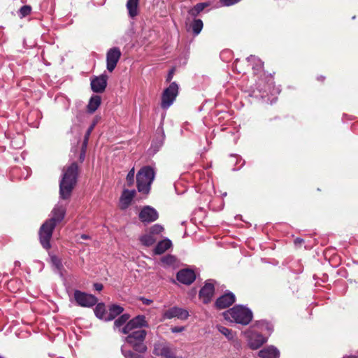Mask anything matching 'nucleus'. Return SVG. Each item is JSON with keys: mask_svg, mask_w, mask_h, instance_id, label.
<instances>
[{"mask_svg": "<svg viewBox=\"0 0 358 358\" xmlns=\"http://www.w3.org/2000/svg\"><path fill=\"white\" fill-rule=\"evenodd\" d=\"M96 317L99 319L108 321L107 315L108 312L106 308V306L103 303H96V306L94 309Z\"/></svg>", "mask_w": 358, "mask_h": 358, "instance_id": "obj_24", "label": "nucleus"}, {"mask_svg": "<svg viewBox=\"0 0 358 358\" xmlns=\"http://www.w3.org/2000/svg\"><path fill=\"white\" fill-rule=\"evenodd\" d=\"M210 6L208 2H202L196 3L192 8L189 10V14L193 17L197 16L206 7Z\"/></svg>", "mask_w": 358, "mask_h": 358, "instance_id": "obj_26", "label": "nucleus"}, {"mask_svg": "<svg viewBox=\"0 0 358 358\" xmlns=\"http://www.w3.org/2000/svg\"><path fill=\"white\" fill-rule=\"evenodd\" d=\"M66 212V206L62 204H57L52 209V217L46 220L41 226L38 231L39 242L45 250H49L52 245L50 240L55 227L64 218Z\"/></svg>", "mask_w": 358, "mask_h": 358, "instance_id": "obj_1", "label": "nucleus"}, {"mask_svg": "<svg viewBox=\"0 0 358 358\" xmlns=\"http://www.w3.org/2000/svg\"><path fill=\"white\" fill-rule=\"evenodd\" d=\"M266 342V338L261 334H253L250 336L248 345L252 350H257Z\"/></svg>", "mask_w": 358, "mask_h": 358, "instance_id": "obj_18", "label": "nucleus"}, {"mask_svg": "<svg viewBox=\"0 0 358 358\" xmlns=\"http://www.w3.org/2000/svg\"><path fill=\"white\" fill-rule=\"evenodd\" d=\"M155 178V171L149 166L141 168L136 175L138 191L148 194L150 190V185Z\"/></svg>", "mask_w": 358, "mask_h": 358, "instance_id": "obj_4", "label": "nucleus"}, {"mask_svg": "<svg viewBox=\"0 0 358 358\" xmlns=\"http://www.w3.org/2000/svg\"><path fill=\"white\" fill-rule=\"evenodd\" d=\"M178 94V85L176 82H173L164 90L162 94V108L164 110L168 109L173 104Z\"/></svg>", "mask_w": 358, "mask_h": 358, "instance_id": "obj_5", "label": "nucleus"}, {"mask_svg": "<svg viewBox=\"0 0 358 358\" xmlns=\"http://www.w3.org/2000/svg\"><path fill=\"white\" fill-rule=\"evenodd\" d=\"M226 320L242 325H248L252 320V312L248 308L236 305L224 313Z\"/></svg>", "mask_w": 358, "mask_h": 358, "instance_id": "obj_3", "label": "nucleus"}, {"mask_svg": "<svg viewBox=\"0 0 358 358\" xmlns=\"http://www.w3.org/2000/svg\"><path fill=\"white\" fill-rule=\"evenodd\" d=\"M238 59H236L235 63H237V62H238Z\"/></svg>", "mask_w": 358, "mask_h": 358, "instance_id": "obj_44", "label": "nucleus"}, {"mask_svg": "<svg viewBox=\"0 0 358 358\" xmlns=\"http://www.w3.org/2000/svg\"><path fill=\"white\" fill-rule=\"evenodd\" d=\"M31 7L28 5L23 6L20 9V15L21 17H24L31 13Z\"/></svg>", "mask_w": 358, "mask_h": 358, "instance_id": "obj_34", "label": "nucleus"}, {"mask_svg": "<svg viewBox=\"0 0 358 358\" xmlns=\"http://www.w3.org/2000/svg\"><path fill=\"white\" fill-rule=\"evenodd\" d=\"M317 80L321 83H324L325 80V76H320L317 78Z\"/></svg>", "mask_w": 358, "mask_h": 358, "instance_id": "obj_42", "label": "nucleus"}, {"mask_svg": "<svg viewBox=\"0 0 358 358\" xmlns=\"http://www.w3.org/2000/svg\"><path fill=\"white\" fill-rule=\"evenodd\" d=\"M279 355V351L273 346L265 348L259 352L261 358H278Z\"/></svg>", "mask_w": 358, "mask_h": 358, "instance_id": "obj_20", "label": "nucleus"}, {"mask_svg": "<svg viewBox=\"0 0 358 358\" xmlns=\"http://www.w3.org/2000/svg\"><path fill=\"white\" fill-rule=\"evenodd\" d=\"M134 174H135V169H134V168H132L129 171V173L127 176V178H126L127 183L129 187L132 186L134 183Z\"/></svg>", "mask_w": 358, "mask_h": 358, "instance_id": "obj_33", "label": "nucleus"}, {"mask_svg": "<svg viewBox=\"0 0 358 358\" xmlns=\"http://www.w3.org/2000/svg\"><path fill=\"white\" fill-rule=\"evenodd\" d=\"M101 103V98L99 95L92 96L87 104V108L90 113H94L96 109L100 106Z\"/></svg>", "mask_w": 358, "mask_h": 358, "instance_id": "obj_23", "label": "nucleus"}, {"mask_svg": "<svg viewBox=\"0 0 358 358\" xmlns=\"http://www.w3.org/2000/svg\"><path fill=\"white\" fill-rule=\"evenodd\" d=\"M172 246L171 241L165 238L159 241L155 248L154 252L156 255H162Z\"/></svg>", "mask_w": 358, "mask_h": 358, "instance_id": "obj_22", "label": "nucleus"}, {"mask_svg": "<svg viewBox=\"0 0 358 358\" xmlns=\"http://www.w3.org/2000/svg\"><path fill=\"white\" fill-rule=\"evenodd\" d=\"M141 300L142 301L143 303L145 304V305H150L152 303V301L150 300V299H145L144 297H142L141 299Z\"/></svg>", "mask_w": 358, "mask_h": 358, "instance_id": "obj_40", "label": "nucleus"}, {"mask_svg": "<svg viewBox=\"0 0 358 358\" xmlns=\"http://www.w3.org/2000/svg\"><path fill=\"white\" fill-rule=\"evenodd\" d=\"M217 329L219 331L224 335L226 337H227L229 339H231L233 338V331L231 329H229L223 326H217Z\"/></svg>", "mask_w": 358, "mask_h": 358, "instance_id": "obj_31", "label": "nucleus"}, {"mask_svg": "<svg viewBox=\"0 0 358 358\" xmlns=\"http://www.w3.org/2000/svg\"><path fill=\"white\" fill-rule=\"evenodd\" d=\"M79 174V166L76 162L64 167L63 175L59 181V196L62 199L67 200L71 198L77 185Z\"/></svg>", "mask_w": 358, "mask_h": 358, "instance_id": "obj_2", "label": "nucleus"}, {"mask_svg": "<svg viewBox=\"0 0 358 358\" xmlns=\"http://www.w3.org/2000/svg\"><path fill=\"white\" fill-rule=\"evenodd\" d=\"M95 125H96V122H94L92 124V125L87 129V130L85 134V136H84V139H83V147H87L90 136L92 131H93Z\"/></svg>", "mask_w": 358, "mask_h": 358, "instance_id": "obj_30", "label": "nucleus"}, {"mask_svg": "<svg viewBox=\"0 0 358 358\" xmlns=\"http://www.w3.org/2000/svg\"><path fill=\"white\" fill-rule=\"evenodd\" d=\"M130 317V315L128 313L121 315L117 320H115L114 326L115 327H122V325L126 324V322H128L129 321V320Z\"/></svg>", "mask_w": 358, "mask_h": 358, "instance_id": "obj_27", "label": "nucleus"}, {"mask_svg": "<svg viewBox=\"0 0 358 358\" xmlns=\"http://www.w3.org/2000/svg\"><path fill=\"white\" fill-rule=\"evenodd\" d=\"M185 329L184 327H173L171 328V331L173 333H179L182 332Z\"/></svg>", "mask_w": 358, "mask_h": 358, "instance_id": "obj_36", "label": "nucleus"}, {"mask_svg": "<svg viewBox=\"0 0 358 358\" xmlns=\"http://www.w3.org/2000/svg\"><path fill=\"white\" fill-rule=\"evenodd\" d=\"M0 358H1V357H0Z\"/></svg>", "mask_w": 358, "mask_h": 358, "instance_id": "obj_45", "label": "nucleus"}, {"mask_svg": "<svg viewBox=\"0 0 358 358\" xmlns=\"http://www.w3.org/2000/svg\"><path fill=\"white\" fill-rule=\"evenodd\" d=\"M235 301V295L231 292H227L217 299L215 306L219 310L224 309L231 306Z\"/></svg>", "mask_w": 358, "mask_h": 358, "instance_id": "obj_14", "label": "nucleus"}, {"mask_svg": "<svg viewBox=\"0 0 358 358\" xmlns=\"http://www.w3.org/2000/svg\"><path fill=\"white\" fill-rule=\"evenodd\" d=\"M134 350L139 353H145L147 351V347L143 341H138L134 343H129Z\"/></svg>", "mask_w": 358, "mask_h": 358, "instance_id": "obj_28", "label": "nucleus"}, {"mask_svg": "<svg viewBox=\"0 0 358 358\" xmlns=\"http://www.w3.org/2000/svg\"><path fill=\"white\" fill-rule=\"evenodd\" d=\"M152 352L164 358H177L173 349L166 343H155Z\"/></svg>", "mask_w": 358, "mask_h": 358, "instance_id": "obj_10", "label": "nucleus"}, {"mask_svg": "<svg viewBox=\"0 0 358 358\" xmlns=\"http://www.w3.org/2000/svg\"><path fill=\"white\" fill-rule=\"evenodd\" d=\"M139 0H128L127 2V8L129 12V15L131 17H134L138 15V6Z\"/></svg>", "mask_w": 358, "mask_h": 358, "instance_id": "obj_25", "label": "nucleus"}, {"mask_svg": "<svg viewBox=\"0 0 358 358\" xmlns=\"http://www.w3.org/2000/svg\"><path fill=\"white\" fill-rule=\"evenodd\" d=\"M176 278L180 282L189 285L195 280L196 274L192 269H182L178 272Z\"/></svg>", "mask_w": 358, "mask_h": 358, "instance_id": "obj_16", "label": "nucleus"}, {"mask_svg": "<svg viewBox=\"0 0 358 358\" xmlns=\"http://www.w3.org/2000/svg\"><path fill=\"white\" fill-rule=\"evenodd\" d=\"M173 74H174V69H171V71H169V73L166 77V82H169V83L171 82V80L173 78Z\"/></svg>", "mask_w": 358, "mask_h": 358, "instance_id": "obj_38", "label": "nucleus"}, {"mask_svg": "<svg viewBox=\"0 0 358 358\" xmlns=\"http://www.w3.org/2000/svg\"><path fill=\"white\" fill-rule=\"evenodd\" d=\"M164 230L162 225L156 224L148 229V233L141 236L139 238L141 243L147 247L152 245L157 240L158 236Z\"/></svg>", "mask_w": 358, "mask_h": 358, "instance_id": "obj_6", "label": "nucleus"}, {"mask_svg": "<svg viewBox=\"0 0 358 358\" xmlns=\"http://www.w3.org/2000/svg\"><path fill=\"white\" fill-rule=\"evenodd\" d=\"M124 311V308L120 305L113 304L109 306L107 315L108 321L114 320L117 316L121 315Z\"/></svg>", "mask_w": 358, "mask_h": 358, "instance_id": "obj_21", "label": "nucleus"}, {"mask_svg": "<svg viewBox=\"0 0 358 358\" xmlns=\"http://www.w3.org/2000/svg\"><path fill=\"white\" fill-rule=\"evenodd\" d=\"M87 147H83L82 146V151H81V153L80 155V161L81 162H83V160L85 159V149H86Z\"/></svg>", "mask_w": 358, "mask_h": 358, "instance_id": "obj_37", "label": "nucleus"}, {"mask_svg": "<svg viewBox=\"0 0 358 358\" xmlns=\"http://www.w3.org/2000/svg\"><path fill=\"white\" fill-rule=\"evenodd\" d=\"M162 316L164 319L176 317L179 320H185L189 317V313L184 308L174 306L164 310Z\"/></svg>", "mask_w": 358, "mask_h": 358, "instance_id": "obj_12", "label": "nucleus"}, {"mask_svg": "<svg viewBox=\"0 0 358 358\" xmlns=\"http://www.w3.org/2000/svg\"><path fill=\"white\" fill-rule=\"evenodd\" d=\"M107 80L108 76L104 74L92 78L91 80L92 90L96 93L103 92L107 86Z\"/></svg>", "mask_w": 358, "mask_h": 358, "instance_id": "obj_15", "label": "nucleus"}, {"mask_svg": "<svg viewBox=\"0 0 358 358\" xmlns=\"http://www.w3.org/2000/svg\"><path fill=\"white\" fill-rule=\"evenodd\" d=\"M148 326V324L145 320V317L144 315H138L130 320L122 329L121 332L124 334H127L134 329Z\"/></svg>", "mask_w": 358, "mask_h": 358, "instance_id": "obj_9", "label": "nucleus"}, {"mask_svg": "<svg viewBox=\"0 0 358 358\" xmlns=\"http://www.w3.org/2000/svg\"><path fill=\"white\" fill-rule=\"evenodd\" d=\"M203 22L200 19H196L193 21L191 27L194 34L198 35L203 29Z\"/></svg>", "mask_w": 358, "mask_h": 358, "instance_id": "obj_29", "label": "nucleus"}, {"mask_svg": "<svg viewBox=\"0 0 358 358\" xmlns=\"http://www.w3.org/2000/svg\"><path fill=\"white\" fill-rule=\"evenodd\" d=\"M81 238H82L83 239L85 240V239H87V238H89V236H88L87 235L83 234V235L81 236Z\"/></svg>", "mask_w": 358, "mask_h": 358, "instance_id": "obj_43", "label": "nucleus"}, {"mask_svg": "<svg viewBox=\"0 0 358 358\" xmlns=\"http://www.w3.org/2000/svg\"><path fill=\"white\" fill-rule=\"evenodd\" d=\"M94 288L97 291H101L103 288V286L101 283H94Z\"/></svg>", "mask_w": 358, "mask_h": 358, "instance_id": "obj_39", "label": "nucleus"}, {"mask_svg": "<svg viewBox=\"0 0 358 358\" xmlns=\"http://www.w3.org/2000/svg\"><path fill=\"white\" fill-rule=\"evenodd\" d=\"M138 217L143 223H150L159 218V214L154 208L145 206L140 211Z\"/></svg>", "mask_w": 358, "mask_h": 358, "instance_id": "obj_11", "label": "nucleus"}, {"mask_svg": "<svg viewBox=\"0 0 358 358\" xmlns=\"http://www.w3.org/2000/svg\"><path fill=\"white\" fill-rule=\"evenodd\" d=\"M73 298L78 306L85 308H92L98 302L95 296L80 290L74 291Z\"/></svg>", "mask_w": 358, "mask_h": 358, "instance_id": "obj_7", "label": "nucleus"}, {"mask_svg": "<svg viewBox=\"0 0 358 358\" xmlns=\"http://www.w3.org/2000/svg\"><path fill=\"white\" fill-rule=\"evenodd\" d=\"M241 0H220V2L222 6H229L239 2Z\"/></svg>", "mask_w": 358, "mask_h": 358, "instance_id": "obj_35", "label": "nucleus"}, {"mask_svg": "<svg viewBox=\"0 0 358 358\" xmlns=\"http://www.w3.org/2000/svg\"><path fill=\"white\" fill-rule=\"evenodd\" d=\"M136 195L135 190L124 189L120 196L121 209H126L131 204L133 198Z\"/></svg>", "mask_w": 358, "mask_h": 358, "instance_id": "obj_19", "label": "nucleus"}, {"mask_svg": "<svg viewBox=\"0 0 358 358\" xmlns=\"http://www.w3.org/2000/svg\"><path fill=\"white\" fill-rule=\"evenodd\" d=\"M122 52L117 47L109 49L106 53V67L110 72L113 71L120 59Z\"/></svg>", "mask_w": 358, "mask_h": 358, "instance_id": "obj_8", "label": "nucleus"}, {"mask_svg": "<svg viewBox=\"0 0 358 358\" xmlns=\"http://www.w3.org/2000/svg\"><path fill=\"white\" fill-rule=\"evenodd\" d=\"M128 336L126 337V342L129 343H134L138 341H144L147 335V331L144 329H138L133 331L127 334Z\"/></svg>", "mask_w": 358, "mask_h": 358, "instance_id": "obj_17", "label": "nucleus"}, {"mask_svg": "<svg viewBox=\"0 0 358 358\" xmlns=\"http://www.w3.org/2000/svg\"><path fill=\"white\" fill-rule=\"evenodd\" d=\"M215 292V286L210 280L206 282L204 286L200 289L199 296L203 303H208Z\"/></svg>", "mask_w": 358, "mask_h": 358, "instance_id": "obj_13", "label": "nucleus"}, {"mask_svg": "<svg viewBox=\"0 0 358 358\" xmlns=\"http://www.w3.org/2000/svg\"><path fill=\"white\" fill-rule=\"evenodd\" d=\"M304 242L303 239L302 238H296L295 240H294V243L296 245H298V244H301Z\"/></svg>", "mask_w": 358, "mask_h": 358, "instance_id": "obj_41", "label": "nucleus"}, {"mask_svg": "<svg viewBox=\"0 0 358 358\" xmlns=\"http://www.w3.org/2000/svg\"><path fill=\"white\" fill-rule=\"evenodd\" d=\"M125 358H144L143 355H139L132 350H122Z\"/></svg>", "mask_w": 358, "mask_h": 358, "instance_id": "obj_32", "label": "nucleus"}]
</instances>
